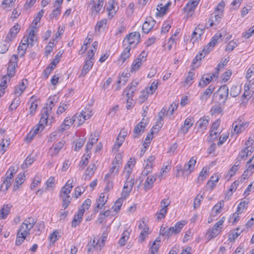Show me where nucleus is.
<instances>
[{"mask_svg": "<svg viewBox=\"0 0 254 254\" xmlns=\"http://www.w3.org/2000/svg\"><path fill=\"white\" fill-rule=\"evenodd\" d=\"M81 114L87 120L90 119L93 115L91 106L88 105V106H86L84 110L81 111Z\"/></svg>", "mask_w": 254, "mask_h": 254, "instance_id": "c756f323", "label": "nucleus"}, {"mask_svg": "<svg viewBox=\"0 0 254 254\" xmlns=\"http://www.w3.org/2000/svg\"><path fill=\"white\" fill-rule=\"evenodd\" d=\"M84 189L82 187H77L75 189L74 196L76 198H78L84 191Z\"/></svg>", "mask_w": 254, "mask_h": 254, "instance_id": "774afa93", "label": "nucleus"}, {"mask_svg": "<svg viewBox=\"0 0 254 254\" xmlns=\"http://www.w3.org/2000/svg\"><path fill=\"white\" fill-rule=\"evenodd\" d=\"M186 224V222L185 221H182L178 222L174 226L169 228L162 226L160 230V234L169 238L173 235L179 234Z\"/></svg>", "mask_w": 254, "mask_h": 254, "instance_id": "f03ea898", "label": "nucleus"}, {"mask_svg": "<svg viewBox=\"0 0 254 254\" xmlns=\"http://www.w3.org/2000/svg\"><path fill=\"white\" fill-rule=\"evenodd\" d=\"M146 124L143 122H139L133 129V138H138L142 133L144 131Z\"/></svg>", "mask_w": 254, "mask_h": 254, "instance_id": "dca6fc26", "label": "nucleus"}, {"mask_svg": "<svg viewBox=\"0 0 254 254\" xmlns=\"http://www.w3.org/2000/svg\"><path fill=\"white\" fill-rule=\"evenodd\" d=\"M20 104V100L19 98H14L11 103L9 109L11 110H15Z\"/></svg>", "mask_w": 254, "mask_h": 254, "instance_id": "052dcab7", "label": "nucleus"}, {"mask_svg": "<svg viewBox=\"0 0 254 254\" xmlns=\"http://www.w3.org/2000/svg\"><path fill=\"white\" fill-rule=\"evenodd\" d=\"M20 26L18 24H15L9 30V32L7 35L6 39L8 41L12 40L16 34L19 31Z\"/></svg>", "mask_w": 254, "mask_h": 254, "instance_id": "a211bd4d", "label": "nucleus"}, {"mask_svg": "<svg viewBox=\"0 0 254 254\" xmlns=\"http://www.w3.org/2000/svg\"><path fill=\"white\" fill-rule=\"evenodd\" d=\"M214 89L215 87L213 85H209L202 95H200V99L202 101H206L210 97L211 94L214 91Z\"/></svg>", "mask_w": 254, "mask_h": 254, "instance_id": "4be33fe9", "label": "nucleus"}, {"mask_svg": "<svg viewBox=\"0 0 254 254\" xmlns=\"http://www.w3.org/2000/svg\"><path fill=\"white\" fill-rule=\"evenodd\" d=\"M209 173V168H203L201 171L200 172L198 177V182L200 183H202L206 178L207 175Z\"/></svg>", "mask_w": 254, "mask_h": 254, "instance_id": "f704fd0d", "label": "nucleus"}, {"mask_svg": "<svg viewBox=\"0 0 254 254\" xmlns=\"http://www.w3.org/2000/svg\"><path fill=\"white\" fill-rule=\"evenodd\" d=\"M221 33L216 34L212 38L211 41L205 46L202 50V52L205 54L208 53L211 49L215 46V45L218 42L219 39L222 37Z\"/></svg>", "mask_w": 254, "mask_h": 254, "instance_id": "1a4fd4ad", "label": "nucleus"}, {"mask_svg": "<svg viewBox=\"0 0 254 254\" xmlns=\"http://www.w3.org/2000/svg\"><path fill=\"white\" fill-rule=\"evenodd\" d=\"M25 180V176L24 174H19L15 179L14 183L16 185H14V189L17 190L18 189L19 186L22 185Z\"/></svg>", "mask_w": 254, "mask_h": 254, "instance_id": "bb28decb", "label": "nucleus"}, {"mask_svg": "<svg viewBox=\"0 0 254 254\" xmlns=\"http://www.w3.org/2000/svg\"><path fill=\"white\" fill-rule=\"evenodd\" d=\"M64 143L65 141L64 140H62L59 141L57 144H56L53 147L52 155H57L63 148Z\"/></svg>", "mask_w": 254, "mask_h": 254, "instance_id": "e433bc0d", "label": "nucleus"}, {"mask_svg": "<svg viewBox=\"0 0 254 254\" xmlns=\"http://www.w3.org/2000/svg\"><path fill=\"white\" fill-rule=\"evenodd\" d=\"M200 0H190L185 7L186 10L190 12L193 11L199 3Z\"/></svg>", "mask_w": 254, "mask_h": 254, "instance_id": "cd10ccee", "label": "nucleus"}, {"mask_svg": "<svg viewBox=\"0 0 254 254\" xmlns=\"http://www.w3.org/2000/svg\"><path fill=\"white\" fill-rule=\"evenodd\" d=\"M156 180V178L153 175H150L147 177L144 185V188L145 190L150 189Z\"/></svg>", "mask_w": 254, "mask_h": 254, "instance_id": "a878e982", "label": "nucleus"}, {"mask_svg": "<svg viewBox=\"0 0 254 254\" xmlns=\"http://www.w3.org/2000/svg\"><path fill=\"white\" fill-rule=\"evenodd\" d=\"M11 205L9 204H4L2 208L0 210V217L2 219H5L7 215L9 214Z\"/></svg>", "mask_w": 254, "mask_h": 254, "instance_id": "7c9ffc66", "label": "nucleus"}, {"mask_svg": "<svg viewBox=\"0 0 254 254\" xmlns=\"http://www.w3.org/2000/svg\"><path fill=\"white\" fill-rule=\"evenodd\" d=\"M16 66V65H15L14 64H9L7 68V74L6 75L9 78L12 77L15 73V68Z\"/></svg>", "mask_w": 254, "mask_h": 254, "instance_id": "a19ab883", "label": "nucleus"}, {"mask_svg": "<svg viewBox=\"0 0 254 254\" xmlns=\"http://www.w3.org/2000/svg\"><path fill=\"white\" fill-rule=\"evenodd\" d=\"M240 90L236 86H233L230 89V94L232 97H236L240 94Z\"/></svg>", "mask_w": 254, "mask_h": 254, "instance_id": "4d7b16f0", "label": "nucleus"}, {"mask_svg": "<svg viewBox=\"0 0 254 254\" xmlns=\"http://www.w3.org/2000/svg\"><path fill=\"white\" fill-rule=\"evenodd\" d=\"M228 60H227V59H225L223 60H222L217 66V67L215 68L216 71H218L219 73V71L221 69H223L224 68V66L227 64L228 63Z\"/></svg>", "mask_w": 254, "mask_h": 254, "instance_id": "0e129e2a", "label": "nucleus"}, {"mask_svg": "<svg viewBox=\"0 0 254 254\" xmlns=\"http://www.w3.org/2000/svg\"><path fill=\"white\" fill-rule=\"evenodd\" d=\"M98 245V243H95V240H92V239H90V241L88 243L87 245L88 250L87 252L88 253H90L91 252H92L94 248H95L96 246Z\"/></svg>", "mask_w": 254, "mask_h": 254, "instance_id": "6e6d98bb", "label": "nucleus"}, {"mask_svg": "<svg viewBox=\"0 0 254 254\" xmlns=\"http://www.w3.org/2000/svg\"><path fill=\"white\" fill-rule=\"evenodd\" d=\"M120 168V166L115 164L114 161L112 164V166L110 168L109 172L115 175H117L119 173Z\"/></svg>", "mask_w": 254, "mask_h": 254, "instance_id": "13d9d810", "label": "nucleus"}, {"mask_svg": "<svg viewBox=\"0 0 254 254\" xmlns=\"http://www.w3.org/2000/svg\"><path fill=\"white\" fill-rule=\"evenodd\" d=\"M129 235V233L127 231H125L120 238L119 244L120 246H124L126 244V241L128 239Z\"/></svg>", "mask_w": 254, "mask_h": 254, "instance_id": "58836bf2", "label": "nucleus"}, {"mask_svg": "<svg viewBox=\"0 0 254 254\" xmlns=\"http://www.w3.org/2000/svg\"><path fill=\"white\" fill-rule=\"evenodd\" d=\"M219 133H220V132L219 131H216V130H210V135H209V136H210L209 141L210 142L214 141V140L218 137Z\"/></svg>", "mask_w": 254, "mask_h": 254, "instance_id": "69168bd1", "label": "nucleus"}, {"mask_svg": "<svg viewBox=\"0 0 254 254\" xmlns=\"http://www.w3.org/2000/svg\"><path fill=\"white\" fill-rule=\"evenodd\" d=\"M84 213V208H80L77 213L75 214L71 222V226L76 227L82 221V216Z\"/></svg>", "mask_w": 254, "mask_h": 254, "instance_id": "4468645a", "label": "nucleus"}, {"mask_svg": "<svg viewBox=\"0 0 254 254\" xmlns=\"http://www.w3.org/2000/svg\"><path fill=\"white\" fill-rule=\"evenodd\" d=\"M225 217H222L212 228H209L206 235L209 240L216 237L221 231Z\"/></svg>", "mask_w": 254, "mask_h": 254, "instance_id": "39448f33", "label": "nucleus"}, {"mask_svg": "<svg viewBox=\"0 0 254 254\" xmlns=\"http://www.w3.org/2000/svg\"><path fill=\"white\" fill-rule=\"evenodd\" d=\"M140 33L138 32H131L126 35L123 41V45L125 46L127 45V47L131 49L134 48L140 42Z\"/></svg>", "mask_w": 254, "mask_h": 254, "instance_id": "20e7f679", "label": "nucleus"}, {"mask_svg": "<svg viewBox=\"0 0 254 254\" xmlns=\"http://www.w3.org/2000/svg\"><path fill=\"white\" fill-rule=\"evenodd\" d=\"M254 33V25L250 28L248 31L244 32L242 34V37L246 38H249Z\"/></svg>", "mask_w": 254, "mask_h": 254, "instance_id": "680f3d73", "label": "nucleus"}, {"mask_svg": "<svg viewBox=\"0 0 254 254\" xmlns=\"http://www.w3.org/2000/svg\"><path fill=\"white\" fill-rule=\"evenodd\" d=\"M130 50L131 48L129 47H126L125 48L118 60L119 64L121 63V64H123L126 60L129 58Z\"/></svg>", "mask_w": 254, "mask_h": 254, "instance_id": "412c9836", "label": "nucleus"}, {"mask_svg": "<svg viewBox=\"0 0 254 254\" xmlns=\"http://www.w3.org/2000/svg\"><path fill=\"white\" fill-rule=\"evenodd\" d=\"M178 105V103L174 102L170 106L168 110H166L164 108H163L161 111L158 113V116L159 119L156 123V126H158L157 130H159L163 126L162 121L163 116L165 114L167 116H172L174 114V111L177 109Z\"/></svg>", "mask_w": 254, "mask_h": 254, "instance_id": "7ed1b4c3", "label": "nucleus"}, {"mask_svg": "<svg viewBox=\"0 0 254 254\" xmlns=\"http://www.w3.org/2000/svg\"><path fill=\"white\" fill-rule=\"evenodd\" d=\"M13 181V180L5 177V179L4 180L2 185H1V189H3V190H7L9 187L11 186V183Z\"/></svg>", "mask_w": 254, "mask_h": 254, "instance_id": "ea45409f", "label": "nucleus"}, {"mask_svg": "<svg viewBox=\"0 0 254 254\" xmlns=\"http://www.w3.org/2000/svg\"><path fill=\"white\" fill-rule=\"evenodd\" d=\"M73 182V180H68L67 182L65 185L62 188L60 195H69V193H70L73 188V186L72 185Z\"/></svg>", "mask_w": 254, "mask_h": 254, "instance_id": "aec40b11", "label": "nucleus"}, {"mask_svg": "<svg viewBox=\"0 0 254 254\" xmlns=\"http://www.w3.org/2000/svg\"><path fill=\"white\" fill-rule=\"evenodd\" d=\"M96 169V166L95 163H91L87 168L85 172V179L90 180Z\"/></svg>", "mask_w": 254, "mask_h": 254, "instance_id": "5701e85b", "label": "nucleus"}, {"mask_svg": "<svg viewBox=\"0 0 254 254\" xmlns=\"http://www.w3.org/2000/svg\"><path fill=\"white\" fill-rule=\"evenodd\" d=\"M42 116L40 120L39 124L40 126H41L42 129L44 128V125H47L48 122V118L49 116L48 114V108H43L42 110Z\"/></svg>", "mask_w": 254, "mask_h": 254, "instance_id": "6ab92c4d", "label": "nucleus"}, {"mask_svg": "<svg viewBox=\"0 0 254 254\" xmlns=\"http://www.w3.org/2000/svg\"><path fill=\"white\" fill-rule=\"evenodd\" d=\"M62 7L61 5H59L56 8L54 9L50 15L51 18H57V16L60 14Z\"/></svg>", "mask_w": 254, "mask_h": 254, "instance_id": "e2e57ef3", "label": "nucleus"}, {"mask_svg": "<svg viewBox=\"0 0 254 254\" xmlns=\"http://www.w3.org/2000/svg\"><path fill=\"white\" fill-rule=\"evenodd\" d=\"M90 4L92 5L91 7L92 15L96 14L99 13L104 3V0H98L96 3L94 0H91L90 1Z\"/></svg>", "mask_w": 254, "mask_h": 254, "instance_id": "9b49d317", "label": "nucleus"}, {"mask_svg": "<svg viewBox=\"0 0 254 254\" xmlns=\"http://www.w3.org/2000/svg\"><path fill=\"white\" fill-rule=\"evenodd\" d=\"M107 201V198H105V194L101 193L100 194L99 198L96 200V206L94 207L93 211L94 213H97L99 209L101 208Z\"/></svg>", "mask_w": 254, "mask_h": 254, "instance_id": "2eb2a0df", "label": "nucleus"}, {"mask_svg": "<svg viewBox=\"0 0 254 254\" xmlns=\"http://www.w3.org/2000/svg\"><path fill=\"white\" fill-rule=\"evenodd\" d=\"M219 73L218 71H215L211 74L209 75V74H207L206 76V75L204 74L202 76L200 81L199 82L198 85L204 87L207 84H208L213 79V78H217L218 76Z\"/></svg>", "mask_w": 254, "mask_h": 254, "instance_id": "6e6552de", "label": "nucleus"}, {"mask_svg": "<svg viewBox=\"0 0 254 254\" xmlns=\"http://www.w3.org/2000/svg\"><path fill=\"white\" fill-rule=\"evenodd\" d=\"M134 184V179L132 178H131L130 180H126L122 192V197L124 199H126L127 197L129 195Z\"/></svg>", "mask_w": 254, "mask_h": 254, "instance_id": "423d86ee", "label": "nucleus"}, {"mask_svg": "<svg viewBox=\"0 0 254 254\" xmlns=\"http://www.w3.org/2000/svg\"><path fill=\"white\" fill-rule=\"evenodd\" d=\"M217 93L219 95V100H222V103L225 104L229 95L228 86L226 85H222L218 90Z\"/></svg>", "mask_w": 254, "mask_h": 254, "instance_id": "9d476101", "label": "nucleus"}, {"mask_svg": "<svg viewBox=\"0 0 254 254\" xmlns=\"http://www.w3.org/2000/svg\"><path fill=\"white\" fill-rule=\"evenodd\" d=\"M93 66V62L90 59H87L83 65L80 76H85Z\"/></svg>", "mask_w": 254, "mask_h": 254, "instance_id": "b1692460", "label": "nucleus"}, {"mask_svg": "<svg viewBox=\"0 0 254 254\" xmlns=\"http://www.w3.org/2000/svg\"><path fill=\"white\" fill-rule=\"evenodd\" d=\"M75 121V119L73 117L70 118L69 117H66L63 123L59 127V130L61 132H63L65 130L68 129L70 126L72 125Z\"/></svg>", "mask_w": 254, "mask_h": 254, "instance_id": "f3484780", "label": "nucleus"}, {"mask_svg": "<svg viewBox=\"0 0 254 254\" xmlns=\"http://www.w3.org/2000/svg\"><path fill=\"white\" fill-rule=\"evenodd\" d=\"M107 22V20L106 19H103L97 22L95 28V31L100 32L102 29H104L106 26Z\"/></svg>", "mask_w": 254, "mask_h": 254, "instance_id": "72a5a7b5", "label": "nucleus"}, {"mask_svg": "<svg viewBox=\"0 0 254 254\" xmlns=\"http://www.w3.org/2000/svg\"><path fill=\"white\" fill-rule=\"evenodd\" d=\"M194 75V72H193L191 70H190L189 73L185 81V83L186 85L190 86L192 84L191 81L193 79V76Z\"/></svg>", "mask_w": 254, "mask_h": 254, "instance_id": "49530a36", "label": "nucleus"}, {"mask_svg": "<svg viewBox=\"0 0 254 254\" xmlns=\"http://www.w3.org/2000/svg\"><path fill=\"white\" fill-rule=\"evenodd\" d=\"M68 106L65 103L61 102L60 105L58 108L57 113L58 115L61 114L64 112L67 108Z\"/></svg>", "mask_w": 254, "mask_h": 254, "instance_id": "5fc2aeb1", "label": "nucleus"}, {"mask_svg": "<svg viewBox=\"0 0 254 254\" xmlns=\"http://www.w3.org/2000/svg\"><path fill=\"white\" fill-rule=\"evenodd\" d=\"M209 117L208 116H204L201 118L197 122L198 129H200L202 132H203L207 128L209 122Z\"/></svg>", "mask_w": 254, "mask_h": 254, "instance_id": "ddd939ff", "label": "nucleus"}, {"mask_svg": "<svg viewBox=\"0 0 254 254\" xmlns=\"http://www.w3.org/2000/svg\"><path fill=\"white\" fill-rule=\"evenodd\" d=\"M60 196L62 199V207L65 209L68 207L70 203L72 200V197H71L70 195H60Z\"/></svg>", "mask_w": 254, "mask_h": 254, "instance_id": "2f4dec72", "label": "nucleus"}, {"mask_svg": "<svg viewBox=\"0 0 254 254\" xmlns=\"http://www.w3.org/2000/svg\"><path fill=\"white\" fill-rule=\"evenodd\" d=\"M191 121L192 120L190 118H187L185 120L184 124V127L181 128V129L184 134L188 132L189 128L193 125V123H192Z\"/></svg>", "mask_w": 254, "mask_h": 254, "instance_id": "c85d7f7f", "label": "nucleus"}, {"mask_svg": "<svg viewBox=\"0 0 254 254\" xmlns=\"http://www.w3.org/2000/svg\"><path fill=\"white\" fill-rule=\"evenodd\" d=\"M141 64L142 63L140 61L135 60V61L131 64L130 71L133 72L136 71L139 69Z\"/></svg>", "mask_w": 254, "mask_h": 254, "instance_id": "864d4df0", "label": "nucleus"}, {"mask_svg": "<svg viewBox=\"0 0 254 254\" xmlns=\"http://www.w3.org/2000/svg\"><path fill=\"white\" fill-rule=\"evenodd\" d=\"M196 159L194 158V157H192L190 158L189 161L186 164L188 166L189 169H190V171L191 172L193 171L194 170L195 165L196 164Z\"/></svg>", "mask_w": 254, "mask_h": 254, "instance_id": "603ef678", "label": "nucleus"}, {"mask_svg": "<svg viewBox=\"0 0 254 254\" xmlns=\"http://www.w3.org/2000/svg\"><path fill=\"white\" fill-rule=\"evenodd\" d=\"M158 82L155 81H153L151 85L149 88H146V94H152L157 88Z\"/></svg>", "mask_w": 254, "mask_h": 254, "instance_id": "a18cd8bd", "label": "nucleus"}, {"mask_svg": "<svg viewBox=\"0 0 254 254\" xmlns=\"http://www.w3.org/2000/svg\"><path fill=\"white\" fill-rule=\"evenodd\" d=\"M222 112L223 110L219 105L212 106L210 111V114L212 116L216 114H220Z\"/></svg>", "mask_w": 254, "mask_h": 254, "instance_id": "c03bdc74", "label": "nucleus"}, {"mask_svg": "<svg viewBox=\"0 0 254 254\" xmlns=\"http://www.w3.org/2000/svg\"><path fill=\"white\" fill-rule=\"evenodd\" d=\"M249 125L248 123H239L235 125V123H233V126H234V131L236 133L241 132L242 131L245 130Z\"/></svg>", "mask_w": 254, "mask_h": 254, "instance_id": "393cba45", "label": "nucleus"}, {"mask_svg": "<svg viewBox=\"0 0 254 254\" xmlns=\"http://www.w3.org/2000/svg\"><path fill=\"white\" fill-rule=\"evenodd\" d=\"M123 199H124L123 197L119 198L114 203V205L112 207V209H114V211H119L121 207L123 204Z\"/></svg>", "mask_w": 254, "mask_h": 254, "instance_id": "37998d69", "label": "nucleus"}, {"mask_svg": "<svg viewBox=\"0 0 254 254\" xmlns=\"http://www.w3.org/2000/svg\"><path fill=\"white\" fill-rule=\"evenodd\" d=\"M35 223L36 221L32 217H29L24 220L17 232L15 241L16 245L19 246L22 243L27 235L29 234L30 230L34 227Z\"/></svg>", "mask_w": 254, "mask_h": 254, "instance_id": "f257e3e1", "label": "nucleus"}, {"mask_svg": "<svg viewBox=\"0 0 254 254\" xmlns=\"http://www.w3.org/2000/svg\"><path fill=\"white\" fill-rule=\"evenodd\" d=\"M222 15V14L218 13L217 11H214L211 14L208 20V22H210L209 27L214 25H218L221 20Z\"/></svg>", "mask_w": 254, "mask_h": 254, "instance_id": "f8f14e48", "label": "nucleus"}, {"mask_svg": "<svg viewBox=\"0 0 254 254\" xmlns=\"http://www.w3.org/2000/svg\"><path fill=\"white\" fill-rule=\"evenodd\" d=\"M203 199V194H200L199 193L195 197L193 204L194 209L197 208L200 206V202Z\"/></svg>", "mask_w": 254, "mask_h": 254, "instance_id": "79ce46f5", "label": "nucleus"}, {"mask_svg": "<svg viewBox=\"0 0 254 254\" xmlns=\"http://www.w3.org/2000/svg\"><path fill=\"white\" fill-rule=\"evenodd\" d=\"M34 161L33 158L30 157V156H28L25 160L24 162L22 164L21 167L22 169L26 168L29 165H31Z\"/></svg>", "mask_w": 254, "mask_h": 254, "instance_id": "09e8293b", "label": "nucleus"}, {"mask_svg": "<svg viewBox=\"0 0 254 254\" xmlns=\"http://www.w3.org/2000/svg\"><path fill=\"white\" fill-rule=\"evenodd\" d=\"M167 208H162L160 211L156 213L157 219L158 220H160L165 218L167 212Z\"/></svg>", "mask_w": 254, "mask_h": 254, "instance_id": "8fccbe9b", "label": "nucleus"}, {"mask_svg": "<svg viewBox=\"0 0 254 254\" xmlns=\"http://www.w3.org/2000/svg\"><path fill=\"white\" fill-rule=\"evenodd\" d=\"M249 149H248V148H245V149L242 150L241 151L239 155V157H240L242 159H245L246 157H247L249 155L251 154V153L249 154Z\"/></svg>", "mask_w": 254, "mask_h": 254, "instance_id": "338daca9", "label": "nucleus"}, {"mask_svg": "<svg viewBox=\"0 0 254 254\" xmlns=\"http://www.w3.org/2000/svg\"><path fill=\"white\" fill-rule=\"evenodd\" d=\"M156 24V21L151 16L147 17L142 27V31L148 34Z\"/></svg>", "mask_w": 254, "mask_h": 254, "instance_id": "0eeeda50", "label": "nucleus"}, {"mask_svg": "<svg viewBox=\"0 0 254 254\" xmlns=\"http://www.w3.org/2000/svg\"><path fill=\"white\" fill-rule=\"evenodd\" d=\"M158 127V126H156V125L154 126L152 128L153 129V131L150 132V134H148L145 138V141L144 142L143 145H144V148H146L147 146H148V144L150 143V139H151L153 138V133L154 131L158 132L159 130H157V128Z\"/></svg>", "mask_w": 254, "mask_h": 254, "instance_id": "473e14b6", "label": "nucleus"}, {"mask_svg": "<svg viewBox=\"0 0 254 254\" xmlns=\"http://www.w3.org/2000/svg\"><path fill=\"white\" fill-rule=\"evenodd\" d=\"M205 28H208V26H207V25H205L204 27H203L202 25L198 24L195 27V29L198 34V37L199 38H200L201 35L204 33Z\"/></svg>", "mask_w": 254, "mask_h": 254, "instance_id": "de8ad7c7", "label": "nucleus"}, {"mask_svg": "<svg viewBox=\"0 0 254 254\" xmlns=\"http://www.w3.org/2000/svg\"><path fill=\"white\" fill-rule=\"evenodd\" d=\"M171 2L168 1L165 5H163L162 4L158 5L157 10L159 12V13L164 14L166 13L168 7L171 5Z\"/></svg>", "mask_w": 254, "mask_h": 254, "instance_id": "4c0bfd02", "label": "nucleus"}, {"mask_svg": "<svg viewBox=\"0 0 254 254\" xmlns=\"http://www.w3.org/2000/svg\"><path fill=\"white\" fill-rule=\"evenodd\" d=\"M224 202L223 200H221L217 204L214 206L213 210L215 211L216 213L215 215H217L221 211V209L224 206Z\"/></svg>", "mask_w": 254, "mask_h": 254, "instance_id": "3c124183", "label": "nucleus"}, {"mask_svg": "<svg viewBox=\"0 0 254 254\" xmlns=\"http://www.w3.org/2000/svg\"><path fill=\"white\" fill-rule=\"evenodd\" d=\"M41 182V179L39 176H36L32 181L31 185L30 188L31 190H34Z\"/></svg>", "mask_w": 254, "mask_h": 254, "instance_id": "bf43d9fd", "label": "nucleus"}, {"mask_svg": "<svg viewBox=\"0 0 254 254\" xmlns=\"http://www.w3.org/2000/svg\"><path fill=\"white\" fill-rule=\"evenodd\" d=\"M18 171V168L14 166H11L6 173L5 177L13 180L14 175Z\"/></svg>", "mask_w": 254, "mask_h": 254, "instance_id": "c9c22d12", "label": "nucleus"}]
</instances>
